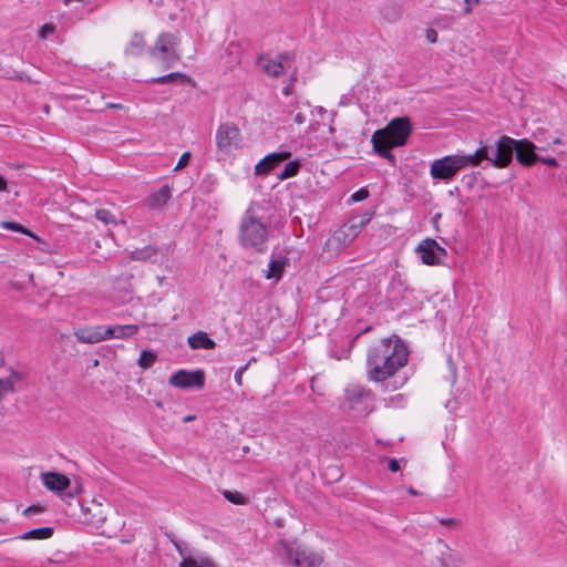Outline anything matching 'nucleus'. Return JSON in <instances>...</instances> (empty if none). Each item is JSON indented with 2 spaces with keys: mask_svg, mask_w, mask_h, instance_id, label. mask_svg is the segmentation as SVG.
Here are the masks:
<instances>
[{
  "mask_svg": "<svg viewBox=\"0 0 567 567\" xmlns=\"http://www.w3.org/2000/svg\"><path fill=\"white\" fill-rule=\"evenodd\" d=\"M409 349L396 336L383 338L371 346L367 352V378L369 381L383 382L408 364Z\"/></svg>",
  "mask_w": 567,
  "mask_h": 567,
  "instance_id": "nucleus-1",
  "label": "nucleus"
},
{
  "mask_svg": "<svg viewBox=\"0 0 567 567\" xmlns=\"http://www.w3.org/2000/svg\"><path fill=\"white\" fill-rule=\"evenodd\" d=\"M258 205H250L243 214L238 226V243L245 249H254L257 254L267 250L269 227Z\"/></svg>",
  "mask_w": 567,
  "mask_h": 567,
  "instance_id": "nucleus-2",
  "label": "nucleus"
},
{
  "mask_svg": "<svg viewBox=\"0 0 567 567\" xmlns=\"http://www.w3.org/2000/svg\"><path fill=\"white\" fill-rule=\"evenodd\" d=\"M179 44V32H162L154 45L150 48V54L159 60L166 69H169L181 60Z\"/></svg>",
  "mask_w": 567,
  "mask_h": 567,
  "instance_id": "nucleus-3",
  "label": "nucleus"
},
{
  "mask_svg": "<svg viewBox=\"0 0 567 567\" xmlns=\"http://www.w3.org/2000/svg\"><path fill=\"white\" fill-rule=\"evenodd\" d=\"M42 482L49 491L56 493L66 503H70L82 489L80 483H76L75 487H71L70 478L59 472H47L42 474Z\"/></svg>",
  "mask_w": 567,
  "mask_h": 567,
  "instance_id": "nucleus-4",
  "label": "nucleus"
},
{
  "mask_svg": "<svg viewBox=\"0 0 567 567\" xmlns=\"http://www.w3.org/2000/svg\"><path fill=\"white\" fill-rule=\"evenodd\" d=\"M464 167L461 154L447 155L432 162L430 174L434 179L450 181Z\"/></svg>",
  "mask_w": 567,
  "mask_h": 567,
  "instance_id": "nucleus-5",
  "label": "nucleus"
},
{
  "mask_svg": "<svg viewBox=\"0 0 567 567\" xmlns=\"http://www.w3.org/2000/svg\"><path fill=\"white\" fill-rule=\"evenodd\" d=\"M377 132H382L384 137L392 142V145L399 147L406 144L412 132V123L408 116L395 117L384 128L377 130Z\"/></svg>",
  "mask_w": 567,
  "mask_h": 567,
  "instance_id": "nucleus-6",
  "label": "nucleus"
},
{
  "mask_svg": "<svg viewBox=\"0 0 567 567\" xmlns=\"http://www.w3.org/2000/svg\"><path fill=\"white\" fill-rule=\"evenodd\" d=\"M516 148L517 140L504 135L495 142V150L492 152L489 162L497 168H505L512 163Z\"/></svg>",
  "mask_w": 567,
  "mask_h": 567,
  "instance_id": "nucleus-7",
  "label": "nucleus"
},
{
  "mask_svg": "<svg viewBox=\"0 0 567 567\" xmlns=\"http://www.w3.org/2000/svg\"><path fill=\"white\" fill-rule=\"evenodd\" d=\"M415 251L419 254L422 262L427 266L443 265L447 257L445 248L440 246L433 238L423 239Z\"/></svg>",
  "mask_w": 567,
  "mask_h": 567,
  "instance_id": "nucleus-8",
  "label": "nucleus"
},
{
  "mask_svg": "<svg viewBox=\"0 0 567 567\" xmlns=\"http://www.w3.org/2000/svg\"><path fill=\"white\" fill-rule=\"evenodd\" d=\"M241 142L240 130L233 123H223L216 132V145L224 154H229Z\"/></svg>",
  "mask_w": 567,
  "mask_h": 567,
  "instance_id": "nucleus-9",
  "label": "nucleus"
},
{
  "mask_svg": "<svg viewBox=\"0 0 567 567\" xmlns=\"http://www.w3.org/2000/svg\"><path fill=\"white\" fill-rule=\"evenodd\" d=\"M168 383L178 389H202L205 385V372L200 369L196 371L181 369L169 377Z\"/></svg>",
  "mask_w": 567,
  "mask_h": 567,
  "instance_id": "nucleus-10",
  "label": "nucleus"
},
{
  "mask_svg": "<svg viewBox=\"0 0 567 567\" xmlns=\"http://www.w3.org/2000/svg\"><path fill=\"white\" fill-rule=\"evenodd\" d=\"M546 150V147L538 146L527 138L517 140L515 158L520 165L529 167L538 163L539 155L536 152Z\"/></svg>",
  "mask_w": 567,
  "mask_h": 567,
  "instance_id": "nucleus-11",
  "label": "nucleus"
},
{
  "mask_svg": "<svg viewBox=\"0 0 567 567\" xmlns=\"http://www.w3.org/2000/svg\"><path fill=\"white\" fill-rule=\"evenodd\" d=\"M372 399V391L363 385H351L346 389V400L350 409H355L359 404H363L362 411L368 413L370 411L369 402Z\"/></svg>",
  "mask_w": 567,
  "mask_h": 567,
  "instance_id": "nucleus-12",
  "label": "nucleus"
},
{
  "mask_svg": "<svg viewBox=\"0 0 567 567\" xmlns=\"http://www.w3.org/2000/svg\"><path fill=\"white\" fill-rule=\"evenodd\" d=\"M291 157L288 151L268 154L255 166L256 175H268L272 169Z\"/></svg>",
  "mask_w": 567,
  "mask_h": 567,
  "instance_id": "nucleus-13",
  "label": "nucleus"
},
{
  "mask_svg": "<svg viewBox=\"0 0 567 567\" xmlns=\"http://www.w3.org/2000/svg\"><path fill=\"white\" fill-rule=\"evenodd\" d=\"M172 198V187L168 184L163 185L157 190L152 192L147 197V204L152 208H163Z\"/></svg>",
  "mask_w": 567,
  "mask_h": 567,
  "instance_id": "nucleus-14",
  "label": "nucleus"
},
{
  "mask_svg": "<svg viewBox=\"0 0 567 567\" xmlns=\"http://www.w3.org/2000/svg\"><path fill=\"white\" fill-rule=\"evenodd\" d=\"M187 343L189 348L193 350H213L216 348V342L212 338H209L207 332L204 331H197L189 336L187 339Z\"/></svg>",
  "mask_w": 567,
  "mask_h": 567,
  "instance_id": "nucleus-15",
  "label": "nucleus"
},
{
  "mask_svg": "<svg viewBox=\"0 0 567 567\" xmlns=\"http://www.w3.org/2000/svg\"><path fill=\"white\" fill-rule=\"evenodd\" d=\"M109 511L110 506H103L101 503L93 502L92 506L86 508V515L90 524L95 527H100L106 520Z\"/></svg>",
  "mask_w": 567,
  "mask_h": 567,
  "instance_id": "nucleus-16",
  "label": "nucleus"
},
{
  "mask_svg": "<svg viewBox=\"0 0 567 567\" xmlns=\"http://www.w3.org/2000/svg\"><path fill=\"white\" fill-rule=\"evenodd\" d=\"M74 334L82 343H97L103 341V337L100 333V326L78 329Z\"/></svg>",
  "mask_w": 567,
  "mask_h": 567,
  "instance_id": "nucleus-17",
  "label": "nucleus"
},
{
  "mask_svg": "<svg viewBox=\"0 0 567 567\" xmlns=\"http://www.w3.org/2000/svg\"><path fill=\"white\" fill-rule=\"evenodd\" d=\"M373 151L381 157H385L395 145L384 137L382 132H374L371 138Z\"/></svg>",
  "mask_w": 567,
  "mask_h": 567,
  "instance_id": "nucleus-18",
  "label": "nucleus"
},
{
  "mask_svg": "<svg viewBox=\"0 0 567 567\" xmlns=\"http://www.w3.org/2000/svg\"><path fill=\"white\" fill-rule=\"evenodd\" d=\"M463 161L465 162L466 166H478L482 161L487 159L489 162V158L492 157V153H489V148L487 146H480L473 154L471 155H464L461 154Z\"/></svg>",
  "mask_w": 567,
  "mask_h": 567,
  "instance_id": "nucleus-19",
  "label": "nucleus"
},
{
  "mask_svg": "<svg viewBox=\"0 0 567 567\" xmlns=\"http://www.w3.org/2000/svg\"><path fill=\"white\" fill-rule=\"evenodd\" d=\"M145 47H146V42L144 40V35L140 32H135L132 35V39L125 49V54L138 56L144 52Z\"/></svg>",
  "mask_w": 567,
  "mask_h": 567,
  "instance_id": "nucleus-20",
  "label": "nucleus"
},
{
  "mask_svg": "<svg viewBox=\"0 0 567 567\" xmlns=\"http://www.w3.org/2000/svg\"><path fill=\"white\" fill-rule=\"evenodd\" d=\"M286 261V257L282 256L279 258H271L268 264V271L266 274V278H275L277 280L280 279L284 274Z\"/></svg>",
  "mask_w": 567,
  "mask_h": 567,
  "instance_id": "nucleus-21",
  "label": "nucleus"
},
{
  "mask_svg": "<svg viewBox=\"0 0 567 567\" xmlns=\"http://www.w3.org/2000/svg\"><path fill=\"white\" fill-rule=\"evenodd\" d=\"M150 82L156 83V84H168V83L184 84V83L190 82V79L185 73L172 72L166 75L158 76V78H152L150 80Z\"/></svg>",
  "mask_w": 567,
  "mask_h": 567,
  "instance_id": "nucleus-22",
  "label": "nucleus"
},
{
  "mask_svg": "<svg viewBox=\"0 0 567 567\" xmlns=\"http://www.w3.org/2000/svg\"><path fill=\"white\" fill-rule=\"evenodd\" d=\"M22 380V374L13 371L9 378L0 379V401L9 392H14V384Z\"/></svg>",
  "mask_w": 567,
  "mask_h": 567,
  "instance_id": "nucleus-23",
  "label": "nucleus"
},
{
  "mask_svg": "<svg viewBox=\"0 0 567 567\" xmlns=\"http://www.w3.org/2000/svg\"><path fill=\"white\" fill-rule=\"evenodd\" d=\"M439 561L441 567H458L461 555L445 546V549L441 551Z\"/></svg>",
  "mask_w": 567,
  "mask_h": 567,
  "instance_id": "nucleus-24",
  "label": "nucleus"
},
{
  "mask_svg": "<svg viewBox=\"0 0 567 567\" xmlns=\"http://www.w3.org/2000/svg\"><path fill=\"white\" fill-rule=\"evenodd\" d=\"M54 533L53 527H39L30 529L21 535V539L29 540V539H48L50 538Z\"/></svg>",
  "mask_w": 567,
  "mask_h": 567,
  "instance_id": "nucleus-25",
  "label": "nucleus"
},
{
  "mask_svg": "<svg viewBox=\"0 0 567 567\" xmlns=\"http://www.w3.org/2000/svg\"><path fill=\"white\" fill-rule=\"evenodd\" d=\"M301 167V161L300 159H293L288 162L284 169L277 175V178L280 181H285L291 177H295Z\"/></svg>",
  "mask_w": 567,
  "mask_h": 567,
  "instance_id": "nucleus-26",
  "label": "nucleus"
},
{
  "mask_svg": "<svg viewBox=\"0 0 567 567\" xmlns=\"http://www.w3.org/2000/svg\"><path fill=\"white\" fill-rule=\"evenodd\" d=\"M371 218H372V214H369V213L354 216L349 220V228L354 234H358L370 223Z\"/></svg>",
  "mask_w": 567,
  "mask_h": 567,
  "instance_id": "nucleus-27",
  "label": "nucleus"
},
{
  "mask_svg": "<svg viewBox=\"0 0 567 567\" xmlns=\"http://www.w3.org/2000/svg\"><path fill=\"white\" fill-rule=\"evenodd\" d=\"M138 330L137 324H116L114 326L115 339H128L135 336Z\"/></svg>",
  "mask_w": 567,
  "mask_h": 567,
  "instance_id": "nucleus-28",
  "label": "nucleus"
},
{
  "mask_svg": "<svg viewBox=\"0 0 567 567\" xmlns=\"http://www.w3.org/2000/svg\"><path fill=\"white\" fill-rule=\"evenodd\" d=\"M322 563L321 557L312 554L310 556H306L305 553H297V557L295 559V564L297 566H307V567H316Z\"/></svg>",
  "mask_w": 567,
  "mask_h": 567,
  "instance_id": "nucleus-29",
  "label": "nucleus"
},
{
  "mask_svg": "<svg viewBox=\"0 0 567 567\" xmlns=\"http://www.w3.org/2000/svg\"><path fill=\"white\" fill-rule=\"evenodd\" d=\"M262 69L264 71L272 76V78H278L280 76L282 73H284V65H282V62L281 61H276V60H268L264 65H262Z\"/></svg>",
  "mask_w": 567,
  "mask_h": 567,
  "instance_id": "nucleus-30",
  "label": "nucleus"
},
{
  "mask_svg": "<svg viewBox=\"0 0 567 567\" xmlns=\"http://www.w3.org/2000/svg\"><path fill=\"white\" fill-rule=\"evenodd\" d=\"M156 361V353L150 350H143L138 358V365L143 369L151 368Z\"/></svg>",
  "mask_w": 567,
  "mask_h": 567,
  "instance_id": "nucleus-31",
  "label": "nucleus"
},
{
  "mask_svg": "<svg viewBox=\"0 0 567 567\" xmlns=\"http://www.w3.org/2000/svg\"><path fill=\"white\" fill-rule=\"evenodd\" d=\"M223 495L228 502H230L235 505H245L248 503L247 497L237 491L233 492V491L225 489L223 492Z\"/></svg>",
  "mask_w": 567,
  "mask_h": 567,
  "instance_id": "nucleus-32",
  "label": "nucleus"
},
{
  "mask_svg": "<svg viewBox=\"0 0 567 567\" xmlns=\"http://www.w3.org/2000/svg\"><path fill=\"white\" fill-rule=\"evenodd\" d=\"M95 217L97 220H100L101 223H103L105 225H109V224L116 225L117 224L115 215L112 212H110L109 209H104V208L97 209L95 212Z\"/></svg>",
  "mask_w": 567,
  "mask_h": 567,
  "instance_id": "nucleus-33",
  "label": "nucleus"
},
{
  "mask_svg": "<svg viewBox=\"0 0 567 567\" xmlns=\"http://www.w3.org/2000/svg\"><path fill=\"white\" fill-rule=\"evenodd\" d=\"M1 227L7 230H12L28 236H32V233L27 227L16 221H2Z\"/></svg>",
  "mask_w": 567,
  "mask_h": 567,
  "instance_id": "nucleus-34",
  "label": "nucleus"
},
{
  "mask_svg": "<svg viewBox=\"0 0 567 567\" xmlns=\"http://www.w3.org/2000/svg\"><path fill=\"white\" fill-rule=\"evenodd\" d=\"M100 333L103 337V341L109 339H115L114 326H100Z\"/></svg>",
  "mask_w": 567,
  "mask_h": 567,
  "instance_id": "nucleus-35",
  "label": "nucleus"
},
{
  "mask_svg": "<svg viewBox=\"0 0 567 567\" xmlns=\"http://www.w3.org/2000/svg\"><path fill=\"white\" fill-rule=\"evenodd\" d=\"M251 361H256V360H255V358H252V359H251L248 363H246L245 365H243V367L238 368V369L236 370V372H235L234 379H235V382H236L239 386H241V385H243V374H244V372L248 369L249 363H250Z\"/></svg>",
  "mask_w": 567,
  "mask_h": 567,
  "instance_id": "nucleus-36",
  "label": "nucleus"
},
{
  "mask_svg": "<svg viewBox=\"0 0 567 567\" xmlns=\"http://www.w3.org/2000/svg\"><path fill=\"white\" fill-rule=\"evenodd\" d=\"M55 31V27L54 24L52 23H45L44 25H42V28L40 29V32H39V38L44 40L47 39L50 34H52L53 32Z\"/></svg>",
  "mask_w": 567,
  "mask_h": 567,
  "instance_id": "nucleus-37",
  "label": "nucleus"
},
{
  "mask_svg": "<svg viewBox=\"0 0 567 567\" xmlns=\"http://www.w3.org/2000/svg\"><path fill=\"white\" fill-rule=\"evenodd\" d=\"M369 197V190L367 188H360L351 195V200L354 203L362 202Z\"/></svg>",
  "mask_w": 567,
  "mask_h": 567,
  "instance_id": "nucleus-38",
  "label": "nucleus"
},
{
  "mask_svg": "<svg viewBox=\"0 0 567 567\" xmlns=\"http://www.w3.org/2000/svg\"><path fill=\"white\" fill-rule=\"evenodd\" d=\"M166 537L171 540V543L174 545V547L176 548V550L178 551V554L184 558L186 557L185 556V551L182 547V544L176 539V537L174 536L173 533H168L166 532L165 533Z\"/></svg>",
  "mask_w": 567,
  "mask_h": 567,
  "instance_id": "nucleus-39",
  "label": "nucleus"
},
{
  "mask_svg": "<svg viewBox=\"0 0 567 567\" xmlns=\"http://www.w3.org/2000/svg\"><path fill=\"white\" fill-rule=\"evenodd\" d=\"M189 158H190L189 152L183 153L182 156L179 157L178 163L175 166L174 171H179V169L184 168L188 164Z\"/></svg>",
  "mask_w": 567,
  "mask_h": 567,
  "instance_id": "nucleus-40",
  "label": "nucleus"
},
{
  "mask_svg": "<svg viewBox=\"0 0 567 567\" xmlns=\"http://www.w3.org/2000/svg\"><path fill=\"white\" fill-rule=\"evenodd\" d=\"M43 512V507L39 506V505H31L29 507H27L24 511H23V514L25 516H32V515H35V514H40Z\"/></svg>",
  "mask_w": 567,
  "mask_h": 567,
  "instance_id": "nucleus-41",
  "label": "nucleus"
},
{
  "mask_svg": "<svg viewBox=\"0 0 567 567\" xmlns=\"http://www.w3.org/2000/svg\"><path fill=\"white\" fill-rule=\"evenodd\" d=\"M538 162L547 165V166H550V167H558L559 164L557 162V159L555 157H543V156H539V159Z\"/></svg>",
  "mask_w": 567,
  "mask_h": 567,
  "instance_id": "nucleus-42",
  "label": "nucleus"
},
{
  "mask_svg": "<svg viewBox=\"0 0 567 567\" xmlns=\"http://www.w3.org/2000/svg\"><path fill=\"white\" fill-rule=\"evenodd\" d=\"M425 37H426V40H427L430 43H435V42L437 41V37H439V34H437V31H436L435 29H433V28H429V29L426 30V34H425Z\"/></svg>",
  "mask_w": 567,
  "mask_h": 567,
  "instance_id": "nucleus-43",
  "label": "nucleus"
},
{
  "mask_svg": "<svg viewBox=\"0 0 567 567\" xmlns=\"http://www.w3.org/2000/svg\"><path fill=\"white\" fill-rule=\"evenodd\" d=\"M179 567H204V566H198L197 561L192 557H184V559L179 564Z\"/></svg>",
  "mask_w": 567,
  "mask_h": 567,
  "instance_id": "nucleus-44",
  "label": "nucleus"
},
{
  "mask_svg": "<svg viewBox=\"0 0 567 567\" xmlns=\"http://www.w3.org/2000/svg\"><path fill=\"white\" fill-rule=\"evenodd\" d=\"M389 470L393 473L400 470L399 462L395 458L389 460Z\"/></svg>",
  "mask_w": 567,
  "mask_h": 567,
  "instance_id": "nucleus-45",
  "label": "nucleus"
},
{
  "mask_svg": "<svg viewBox=\"0 0 567 567\" xmlns=\"http://www.w3.org/2000/svg\"><path fill=\"white\" fill-rule=\"evenodd\" d=\"M465 3L467 4L465 8H464V13L465 14H468L472 12V7L471 4H478L480 3V0H464Z\"/></svg>",
  "mask_w": 567,
  "mask_h": 567,
  "instance_id": "nucleus-46",
  "label": "nucleus"
},
{
  "mask_svg": "<svg viewBox=\"0 0 567 567\" xmlns=\"http://www.w3.org/2000/svg\"><path fill=\"white\" fill-rule=\"evenodd\" d=\"M295 84L288 83L282 87V94L289 96L293 93Z\"/></svg>",
  "mask_w": 567,
  "mask_h": 567,
  "instance_id": "nucleus-47",
  "label": "nucleus"
},
{
  "mask_svg": "<svg viewBox=\"0 0 567 567\" xmlns=\"http://www.w3.org/2000/svg\"><path fill=\"white\" fill-rule=\"evenodd\" d=\"M440 523L445 526H452L457 523V520L453 517L442 518L440 519Z\"/></svg>",
  "mask_w": 567,
  "mask_h": 567,
  "instance_id": "nucleus-48",
  "label": "nucleus"
},
{
  "mask_svg": "<svg viewBox=\"0 0 567 567\" xmlns=\"http://www.w3.org/2000/svg\"><path fill=\"white\" fill-rule=\"evenodd\" d=\"M463 181H466L467 185H468L470 187H472V186H473V184L476 182V177H475V175H474V174H471V175H466V176H464V177H463Z\"/></svg>",
  "mask_w": 567,
  "mask_h": 567,
  "instance_id": "nucleus-49",
  "label": "nucleus"
},
{
  "mask_svg": "<svg viewBox=\"0 0 567 567\" xmlns=\"http://www.w3.org/2000/svg\"><path fill=\"white\" fill-rule=\"evenodd\" d=\"M291 58L289 52L279 53L276 61H281L282 63Z\"/></svg>",
  "mask_w": 567,
  "mask_h": 567,
  "instance_id": "nucleus-50",
  "label": "nucleus"
},
{
  "mask_svg": "<svg viewBox=\"0 0 567 567\" xmlns=\"http://www.w3.org/2000/svg\"><path fill=\"white\" fill-rule=\"evenodd\" d=\"M385 159H388V162L392 165V166H395L396 165V157L394 156V154H392V152L390 151V153L384 157Z\"/></svg>",
  "mask_w": 567,
  "mask_h": 567,
  "instance_id": "nucleus-51",
  "label": "nucleus"
},
{
  "mask_svg": "<svg viewBox=\"0 0 567 567\" xmlns=\"http://www.w3.org/2000/svg\"><path fill=\"white\" fill-rule=\"evenodd\" d=\"M305 115L302 113H298L295 118H293V122L297 123V124H302L305 122Z\"/></svg>",
  "mask_w": 567,
  "mask_h": 567,
  "instance_id": "nucleus-52",
  "label": "nucleus"
},
{
  "mask_svg": "<svg viewBox=\"0 0 567 567\" xmlns=\"http://www.w3.org/2000/svg\"><path fill=\"white\" fill-rule=\"evenodd\" d=\"M297 74H298V70L297 68L293 69V72L291 73L290 75V79H289V82L288 83H292L295 84V82L297 81Z\"/></svg>",
  "mask_w": 567,
  "mask_h": 567,
  "instance_id": "nucleus-53",
  "label": "nucleus"
},
{
  "mask_svg": "<svg viewBox=\"0 0 567 567\" xmlns=\"http://www.w3.org/2000/svg\"><path fill=\"white\" fill-rule=\"evenodd\" d=\"M7 189V179L0 175V190H6Z\"/></svg>",
  "mask_w": 567,
  "mask_h": 567,
  "instance_id": "nucleus-54",
  "label": "nucleus"
},
{
  "mask_svg": "<svg viewBox=\"0 0 567 567\" xmlns=\"http://www.w3.org/2000/svg\"><path fill=\"white\" fill-rule=\"evenodd\" d=\"M193 420H195V415H187V416H185V417L183 419V421H184L185 423L190 422V421H193Z\"/></svg>",
  "mask_w": 567,
  "mask_h": 567,
  "instance_id": "nucleus-55",
  "label": "nucleus"
},
{
  "mask_svg": "<svg viewBox=\"0 0 567 567\" xmlns=\"http://www.w3.org/2000/svg\"><path fill=\"white\" fill-rule=\"evenodd\" d=\"M408 492L411 494V495H417V492L413 488V487H410L408 489Z\"/></svg>",
  "mask_w": 567,
  "mask_h": 567,
  "instance_id": "nucleus-56",
  "label": "nucleus"
},
{
  "mask_svg": "<svg viewBox=\"0 0 567 567\" xmlns=\"http://www.w3.org/2000/svg\"><path fill=\"white\" fill-rule=\"evenodd\" d=\"M560 143H561V140H560V138H558V137H557V138H555V140H553V142H551V144H554V145H558V144H560Z\"/></svg>",
  "mask_w": 567,
  "mask_h": 567,
  "instance_id": "nucleus-57",
  "label": "nucleus"
},
{
  "mask_svg": "<svg viewBox=\"0 0 567 567\" xmlns=\"http://www.w3.org/2000/svg\"><path fill=\"white\" fill-rule=\"evenodd\" d=\"M110 107L122 109V105L121 104H110Z\"/></svg>",
  "mask_w": 567,
  "mask_h": 567,
  "instance_id": "nucleus-58",
  "label": "nucleus"
},
{
  "mask_svg": "<svg viewBox=\"0 0 567 567\" xmlns=\"http://www.w3.org/2000/svg\"><path fill=\"white\" fill-rule=\"evenodd\" d=\"M291 106H292L293 109H298V102H296V103H291Z\"/></svg>",
  "mask_w": 567,
  "mask_h": 567,
  "instance_id": "nucleus-59",
  "label": "nucleus"
},
{
  "mask_svg": "<svg viewBox=\"0 0 567 567\" xmlns=\"http://www.w3.org/2000/svg\"><path fill=\"white\" fill-rule=\"evenodd\" d=\"M329 131H330V133H333V132H334V127H333V126H330V127H329Z\"/></svg>",
  "mask_w": 567,
  "mask_h": 567,
  "instance_id": "nucleus-60",
  "label": "nucleus"
},
{
  "mask_svg": "<svg viewBox=\"0 0 567 567\" xmlns=\"http://www.w3.org/2000/svg\"><path fill=\"white\" fill-rule=\"evenodd\" d=\"M97 364H99V361H97V360H95V361L93 362V365H94V367H96Z\"/></svg>",
  "mask_w": 567,
  "mask_h": 567,
  "instance_id": "nucleus-61",
  "label": "nucleus"
},
{
  "mask_svg": "<svg viewBox=\"0 0 567 567\" xmlns=\"http://www.w3.org/2000/svg\"><path fill=\"white\" fill-rule=\"evenodd\" d=\"M322 112H324V109H323V107H320V109H319V113H322Z\"/></svg>",
  "mask_w": 567,
  "mask_h": 567,
  "instance_id": "nucleus-62",
  "label": "nucleus"
}]
</instances>
